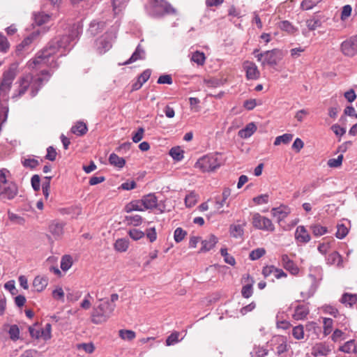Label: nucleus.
Segmentation results:
<instances>
[{
	"label": "nucleus",
	"instance_id": "f257e3e1",
	"mask_svg": "<svg viewBox=\"0 0 357 357\" xmlns=\"http://www.w3.org/2000/svg\"><path fill=\"white\" fill-rule=\"evenodd\" d=\"M83 31L80 22L70 25L67 33L52 38L47 45L39 51L33 61H29V67L35 68L38 65L47 66L52 68H56L59 64L54 55L59 52L60 56H64L69 52Z\"/></svg>",
	"mask_w": 357,
	"mask_h": 357
},
{
	"label": "nucleus",
	"instance_id": "f03ea898",
	"mask_svg": "<svg viewBox=\"0 0 357 357\" xmlns=\"http://www.w3.org/2000/svg\"><path fill=\"white\" fill-rule=\"evenodd\" d=\"M40 77L33 79V77L30 75H26L21 77L18 82L19 86L17 93L13 96V98H20L23 96L31 88V96L33 98L36 96L42 88L43 83L48 82L51 74L46 70H41Z\"/></svg>",
	"mask_w": 357,
	"mask_h": 357
},
{
	"label": "nucleus",
	"instance_id": "7ed1b4c3",
	"mask_svg": "<svg viewBox=\"0 0 357 357\" xmlns=\"http://www.w3.org/2000/svg\"><path fill=\"white\" fill-rule=\"evenodd\" d=\"M223 164L222 155L219 153L207 154L199 158L195 163V167L203 172L215 171Z\"/></svg>",
	"mask_w": 357,
	"mask_h": 357
},
{
	"label": "nucleus",
	"instance_id": "20e7f679",
	"mask_svg": "<svg viewBox=\"0 0 357 357\" xmlns=\"http://www.w3.org/2000/svg\"><path fill=\"white\" fill-rule=\"evenodd\" d=\"M116 305L111 303L108 300L103 301L97 307H93L91 314V321L99 324L105 322L112 314Z\"/></svg>",
	"mask_w": 357,
	"mask_h": 357
},
{
	"label": "nucleus",
	"instance_id": "39448f33",
	"mask_svg": "<svg viewBox=\"0 0 357 357\" xmlns=\"http://www.w3.org/2000/svg\"><path fill=\"white\" fill-rule=\"evenodd\" d=\"M149 15L153 17L159 18L165 15H172L176 13V10L164 0H153L148 8Z\"/></svg>",
	"mask_w": 357,
	"mask_h": 357
},
{
	"label": "nucleus",
	"instance_id": "423d86ee",
	"mask_svg": "<svg viewBox=\"0 0 357 357\" xmlns=\"http://www.w3.org/2000/svg\"><path fill=\"white\" fill-rule=\"evenodd\" d=\"M252 224L253 227L257 229L273 231L275 227L272 221L259 213H255L252 215Z\"/></svg>",
	"mask_w": 357,
	"mask_h": 357
},
{
	"label": "nucleus",
	"instance_id": "0eeeda50",
	"mask_svg": "<svg viewBox=\"0 0 357 357\" xmlns=\"http://www.w3.org/2000/svg\"><path fill=\"white\" fill-rule=\"evenodd\" d=\"M341 51L344 55L352 57L357 54V36H351L341 44Z\"/></svg>",
	"mask_w": 357,
	"mask_h": 357
},
{
	"label": "nucleus",
	"instance_id": "6e6552de",
	"mask_svg": "<svg viewBox=\"0 0 357 357\" xmlns=\"http://www.w3.org/2000/svg\"><path fill=\"white\" fill-rule=\"evenodd\" d=\"M282 59V53L278 49H273L265 52V58L262 61V66L268 65L275 66Z\"/></svg>",
	"mask_w": 357,
	"mask_h": 357
},
{
	"label": "nucleus",
	"instance_id": "1a4fd4ad",
	"mask_svg": "<svg viewBox=\"0 0 357 357\" xmlns=\"http://www.w3.org/2000/svg\"><path fill=\"white\" fill-rule=\"evenodd\" d=\"M18 193V188L17 185L13 182L9 181L5 185L0 186V197L1 199H13Z\"/></svg>",
	"mask_w": 357,
	"mask_h": 357
},
{
	"label": "nucleus",
	"instance_id": "9d476101",
	"mask_svg": "<svg viewBox=\"0 0 357 357\" xmlns=\"http://www.w3.org/2000/svg\"><path fill=\"white\" fill-rule=\"evenodd\" d=\"M309 277L311 279L312 284L307 291L301 292V296H302V298H303V299H307L314 294L315 291H317L319 285L320 281L322 279V276L321 275H319V278H317L314 275L310 273L309 274Z\"/></svg>",
	"mask_w": 357,
	"mask_h": 357
},
{
	"label": "nucleus",
	"instance_id": "9b49d317",
	"mask_svg": "<svg viewBox=\"0 0 357 357\" xmlns=\"http://www.w3.org/2000/svg\"><path fill=\"white\" fill-rule=\"evenodd\" d=\"M231 195V189L229 188H225L223 189L222 196H216L214 197L215 207L217 210H220L225 205L227 206H229L230 201H228V198Z\"/></svg>",
	"mask_w": 357,
	"mask_h": 357
},
{
	"label": "nucleus",
	"instance_id": "f8f14e48",
	"mask_svg": "<svg viewBox=\"0 0 357 357\" xmlns=\"http://www.w3.org/2000/svg\"><path fill=\"white\" fill-rule=\"evenodd\" d=\"M243 68L245 70L248 79H257L259 77L260 73L255 63L248 61H245Z\"/></svg>",
	"mask_w": 357,
	"mask_h": 357
},
{
	"label": "nucleus",
	"instance_id": "ddd939ff",
	"mask_svg": "<svg viewBox=\"0 0 357 357\" xmlns=\"http://www.w3.org/2000/svg\"><path fill=\"white\" fill-rule=\"evenodd\" d=\"M146 58V52L140 44H139L131 56L125 62L119 65H128L138 60H144Z\"/></svg>",
	"mask_w": 357,
	"mask_h": 357
},
{
	"label": "nucleus",
	"instance_id": "4468645a",
	"mask_svg": "<svg viewBox=\"0 0 357 357\" xmlns=\"http://www.w3.org/2000/svg\"><path fill=\"white\" fill-rule=\"evenodd\" d=\"M271 213L273 217L277 218L278 224H280V222L290 213V210L287 206L281 205L279 207L273 208Z\"/></svg>",
	"mask_w": 357,
	"mask_h": 357
},
{
	"label": "nucleus",
	"instance_id": "2eb2a0df",
	"mask_svg": "<svg viewBox=\"0 0 357 357\" xmlns=\"http://www.w3.org/2000/svg\"><path fill=\"white\" fill-rule=\"evenodd\" d=\"M283 267L292 275H296L299 272V268L296 264L289 259L287 255H282L281 257Z\"/></svg>",
	"mask_w": 357,
	"mask_h": 357
},
{
	"label": "nucleus",
	"instance_id": "dca6fc26",
	"mask_svg": "<svg viewBox=\"0 0 357 357\" xmlns=\"http://www.w3.org/2000/svg\"><path fill=\"white\" fill-rule=\"evenodd\" d=\"M295 238L299 243H307L310 241L311 237L305 227L301 225L296 229Z\"/></svg>",
	"mask_w": 357,
	"mask_h": 357
},
{
	"label": "nucleus",
	"instance_id": "f3484780",
	"mask_svg": "<svg viewBox=\"0 0 357 357\" xmlns=\"http://www.w3.org/2000/svg\"><path fill=\"white\" fill-rule=\"evenodd\" d=\"M218 242V238L213 235L210 234L208 237L202 241V248L199 252H206L211 250Z\"/></svg>",
	"mask_w": 357,
	"mask_h": 357
},
{
	"label": "nucleus",
	"instance_id": "a211bd4d",
	"mask_svg": "<svg viewBox=\"0 0 357 357\" xmlns=\"http://www.w3.org/2000/svg\"><path fill=\"white\" fill-rule=\"evenodd\" d=\"M142 205L144 209H153L156 208L158 199L154 194H149L142 199Z\"/></svg>",
	"mask_w": 357,
	"mask_h": 357
},
{
	"label": "nucleus",
	"instance_id": "6ab92c4d",
	"mask_svg": "<svg viewBox=\"0 0 357 357\" xmlns=\"http://www.w3.org/2000/svg\"><path fill=\"white\" fill-rule=\"evenodd\" d=\"M331 349L329 346L323 342L316 344L312 348V354L314 356H327Z\"/></svg>",
	"mask_w": 357,
	"mask_h": 357
},
{
	"label": "nucleus",
	"instance_id": "aec40b11",
	"mask_svg": "<svg viewBox=\"0 0 357 357\" xmlns=\"http://www.w3.org/2000/svg\"><path fill=\"white\" fill-rule=\"evenodd\" d=\"M247 280H250V283L243 285L241 289V295L245 298H249L253 294L254 279L249 274L247 275Z\"/></svg>",
	"mask_w": 357,
	"mask_h": 357
},
{
	"label": "nucleus",
	"instance_id": "412c9836",
	"mask_svg": "<svg viewBox=\"0 0 357 357\" xmlns=\"http://www.w3.org/2000/svg\"><path fill=\"white\" fill-rule=\"evenodd\" d=\"M309 313V308L305 305H298L296 307L294 314V318L296 320L305 319Z\"/></svg>",
	"mask_w": 357,
	"mask_h": 357
},
{
	"label": "nucleus",
	"instance_id": "4be33fe9",
	"mask_svg": "<svg viewBox=\"0 0 357 357\" xmlns=\"http://www.w3.org/2000/svg\"><path fill=\"white\" fill-rule=\"evenodd\" d=\"M49 231L55 238H58L63 234V225L60 222H53L49 226Z\"/></svg>",
	"mask_w": 357,
	"mask_h": 357
},
{
	"label": "nucleus",
	"instance_id": "5701e85b",
	"mask_svg": "<svg viewBox=\"0 0 357 357\" xmlns=\"http://www.w3.org/2000/svg\"><path fill=\"white\" fill-rule=\"evenodd\" d=\"M142 206H143L142 199L133 200L125 206L124 211L128 213L132 211H143L144 208H142Z\"/></svg>",
	"mask_w": 357,
	"mask_h": 357
},
{
	"label": "nucleus",
	"instance_id": "b1692460",
	"mask_svg": "<svg viewBox=\"0 0 357 357\" xmlns=\"http://www.w3.org/2000/svg\"><path fill=\"white\" fill-rule=\"evenodd\" d=\"M257 130L256 125L252 122L246 125V126L239 130L238 135L242 138L250 137Z\"/></svg>",
	"mask_w": 357,
	"mask_h": 357
},
{
	"label": "nucleus",
	"instance_id": "393cba45",
	"mask_svg": "<svg viewBox=\"0 0 357 357\" xmlns=\"http://www.w3.org/2000/svg\"><path fill=\"white\" fill-rule=\"evenodd\" d=\"M4 329L8 328V333L11 340L15 342L20 338V328L16 324L9 325L6 324L3 325Z\"/></svg>",
	"mask_w": 357,
	"mask_h": 357
},
{
	"label": "nucleus",
	"instance_id": "a878e982",
	"mask_svg": "<svg viewBox=\"0 0 357 357\" xmlns=\"http://www.w3.org/2000/svg\"><path fill=\"white\" fill-rule=\"evenodd\" d=\"M48 280L45 277L36 276L33 282V286L38 292L42 291L47 285Z\"/></svg>",
	"mask_w": 357,
	"mask_h": 357
},
{
	"label": "nucleus",
	"instance_id": "bb28decb",
	"mask_svg": "<svg viewBox=\"0 0 357 357\" xmlns=\"http://www.w3.org/2000/svg\"><path fill=\"white\" fill-rule=\"evenodd\" d=\"M70 130L77 136H83L87 132L88 128L86 123L82 121H78L71 128Z\"/></svg>",
	"mask_w": 357,
	"mask_h": 357
},
{
	"label": "nucleus",
	"instance_id": "cd10ccee",
	"mask_svg": "<svg viewBox=\"0 0 357 357\" xmlns=\"http://www.w3.org/2000/svg\"><path fill=\"white\" fill-rule=\"evenodd\" d=\"M109 162L114 167L122 168L126 164V160L123 158H121L116 153H112L109 156Z\"/></svg>",
	"mask_w": 357,
	"mask_h": 357
},
{
	"label": "nucleus",
	"instance_id": "c85d7f7f",
	"mask_svg": "<svg viewBox=\"0 0 357 357\" xmlns=\"http://www.w3.org/2000/svg\"><path fill=\"white\" fill-rule=\"evenodd\" d=\"M313 235L316 237H319L326 233H328V228L326 227L321 226L320 224H313L310 227Z\"/></svg>",
	"mask_w": 357,
	"mask_h": 357
},
{
	"label": "nucleus",
	"instance_id": "c756f323",
	"mask_svg": "<svg viewBox=\"0 0 357 357\" xmlns=\"http://www.w3.org/2000/svg\"><path fill=\"white\" fill-rule=\"evenodd\" d=\"M306 24L310 30L314 31L321 26V21L317 15H314L306 21Z\"/></svg>",
	"mask_w": 357,
	"mask_h": 357
},
{
	"label": "nucleus",
	"instance_id": "7c9ffc66",
	"mask_svg": "<svg viewBox=\"0 0 357 357\" xmlns=\"http://www.w3.org/2000/svg\"><path fill=\"white\" fill-rule=\"evenodd\" d=\"M342 303L352 306L357 302V294L344 293L340 299Z\"/></svg>",
	"mask_w": 357,
	"mask_h": 357
},
{
	"label": "nucleus",
	"instance_id": "2f4dec72",
	"mask_svg": "<svg viewBox=\"0 0 357 357\" xmlns=\"http://www.w3.org/2000/svg\"><path fill=\"white\" fill-rule=\"evenodd\" d=\"M278 27L284 31L287 32L288 33H294L298 29L296 28L290 22L287 20H283L278 23Z\"/></svg>",
	"mask_w": 357,
	"mask_h": 357
},
{
	"label": "nucleus",
	"instance_id": "473e14b6",
	"mask_svg": "<svg viewBox=\"0 0 357 357\" xmlns=\"http://www.w3.org/2000/svg\"><path fill=\"white\" fill-rule=\"evenodd\" d=\"M268 354V350L264 347L255 345L250 352L252 357H265Z\"/></svg>",
	"mask_w": 357,
	"mask_h": 357
},
{
	"label": "nucleus",
	"instance_id": "72a5a7b5",
	"mask_svg": "<svg viewBox=\"0 0 357 357\" xmlns=\"http://www.w3.org/2000/svg\"><path fill=\"white\" fill-rule=\"evenodd\" d=\"M184 151L180 146L172 147L169 151V155L176 161H181L183 158Z\"/></svg>",
	"mask_w": 357,
	"mask_h": 357
},
{
	"label": "nucleus",
	"instance_id": "f704fd0d",
	"mask_svg": "<svg viewBox=\"0 0 357 357\" xmlns=\"http://www.w3.org/2000/svg\"><path fill=\"white\" fill-rule=\"evenodd\" d=\"M128 245L129 241L126 238H119L114 243V248L119 252H126Z\"/></svg>",
	"mask_w": 357,
	"mask_h": 357
},
{
	"label": "nucleus",
	"instance_id": "c9c22d12",
	"mask_svg": "<svg viewBox=\"0 0 357 357\" xmlns=\"http://www.w3.org/2000/svg\"><path fill=\"white\" fill-rule=\"evenodd\" d=\"M323 183V180L321 178H317L315 180L312 181L310 183L305 185L303 188V193H306L307 192H310L314 189L319 187Z\"/></svg>",
	"mask_w": 357,
	"mask_h": 357
},
{
	"label": "nucleus",
	"instance_id": "e433bc0d",
	"mask_svg": "<svg viewBox=\"0 0 357 357\" xmlns=\"http://www.w3.org/2000/svg\"><path fill=\"white\" fill-rule=\"evenodd\" d=\"M292 139H293L292 134L285 133V134L278 136L275 138V142H274V145L278 146L282 143L287 144L289 143Z\"/></svg>",
	"mask_w": 357,
	"mask_h": 357
},
{
	"label": "nucleus",
	"instance_id": "4c0bfd02",
	"mask_svg": "<svg viewBox=\"0 0 357 357\" xmlns=\"http://www.w3.org/2000/svg\"><path fill=\"white\" fill-rule=\"evenodd\" d=\"M119 337L128 341H131L135 338L136 334L133 331L121 329L119 331Z\"/></svg>",
	"mask_w": 357,
	"mask_h": 357
},
{
	"label": "nucleus",
	"instance_id": "58836bf2",
	"mask_svg": "<svg viewBox=\"0 0 357 357\" xmlns=\"http://www.w3.org/2000/svg\"><path fill=\"white\" fill-rule=\"evenodd\" d=\"M112 47V43L107 38H101L98 42V50L100 53H105Z\"/></svg>",
	"mask_w": 357,
	"mask_h": 357
},
{
	"label": "nucleus",
	"instance_id": "ea45409f",
	"mask_svg": "<svg viewBox=\"0 0 357 357\" xmlns=\"http://www.w3.org/2000/svg\"><path fill=\"white\" fill-rule=\"evenodd\" d=\"M191 60L199 66H202L206 60L205 54L203 52L196 51L193 53Z\"/></svg>",
	"mask_w": 357,
	"mask_h": 357
},
{
	"label": "nucleus",
	"instance_id": "a19ab883",
	"mask_svg": "<svg viewBox=\"0 0 357 357\" xmlns=\"http://www.w3.org/2000/svg\"><path fill=\"white\" fill-rule=\"evenodd\" d=\"M220 254L224 257V261L225 263L234 266L236 264V260L234 257L227 252V249L226 248H222L220 249Z\"/></svg>",
	"mask_w": 357,
	"mask_h": 357
},
{
	"label": "nucleus",
	"instance_id": "79ce46f5",
	"mask_svg": "<svg viewBox=\"0 0 357 357\" xmlns=\"http://www.w3.org/2000/svg\"><path fill=\"white\" fill-rule=\"evenodd\" d=\"M73 265V259L71 256L70 255H64L61 258V268L66 271H68Z\"/></svg>",
	"mask_w": 357,
	"mask_h": 357
},
{
	"label": "nucleus",
	"instance_id": "37998d69",
	"mask_svg": "<svg viewBox=\"0 0 357 357\" xmlns=\"http://www.w3.org/2000/svg\"><path fill=\"white\" fill-rule=\"evenodd\" d=\"M187 236V231L181 227H177L174 232V239L176 243L181 242Z\"/></svg>",
	"mask_w": 357,
	"mask_h": 357
},
{
	"label": "nucleus",
	"instance_id": "c03bdc74",
	"mask_svg": "<svg viewBox=\"0 0 357 357\" xmlns=\"http://www.w3.org/2000/svg\"><path fill=\"white\" fill-rule=\"evenodd\" d=\"M10 48V43L7 38L0 33V52L6 53Z\"/></svg>",
	"mask_w": 357,
	"mask_h": 357
},
{
	"label": "nucleus",
	"instance_id": "a18cd8bd",
	"mask_svg": "<svg viewBox=\"0 0 357 357\" xmlns=\"http://www.w3.org/2000/svg\"><path fill=\"white\" fill-rule=\"evenodd\" d=\"M126 220L128 224L133 225L134 226H139L142 223L143 218L139 215L126 216Z\"/></svg>",
	"mask_w": 357,
	"mask_h": 357
},
{
	"label": "nucleus",
	"instance_id": "49530a36",
	"mask_svg": "<svg viewBox=\"0 0 357 357\" xmlns=\"http://www.w3.org/2000/svg\"><path fill=\"white\" fill-rule=\"evenodd\" d=\"M78 350H83L86 354H92L95 350L94 344L92 342L81 343L77 345Z\"/></svg>",
	"mask_w": 357,
	"mask_h": 357
},
{
	"label": "nucleus",
	"instance_id": "de8ad7c7",
	"mask_svg": "<svg viewBox=\"0 0 357 357\" xmlns=\"http://www.w3.org/2000/svg\"><path fill=\"white\" fill-rule=\"evenodd\" d=\"M266 253V250L264 248H257L253 250L250 253L249 257L251 260H257L263 257Z\"/></svg>",
	"mask_w": 357,
	"mask_h": 357
},
{
	"label": "nucleus",
	"instance_id": "09e8293b",
	"mask_svg": "<svg viewBox=\"0 0 357 357\" xmlns=\"http://www.w3.org/2000/svg\"><path fill=\"white\" fill-rule=\"evenodd\" d=\"M22 164L26 168L33 169L39 165V162L34 158H26L22 161Z\"/></svg>",
	"mask_w": 357,
	"mask_h": 357
},
{
	"label": "nucleus",
	"instance_id": "8fccbe9b",
	"mask_svg": "<svg viewBox=\"0 0 357 357\" xmlns=\"http://www.w3.org/2000/svg\"><path fill=\"white\" fill-rule=\"evenodd\" d=\"M348 229L344 224L337 225V232L335 236L339 239L344 238L348 234Z\"/></svg>",
	"mask_w": 357,
	"mask_h": 357
},
{
	"label": "nucleus",
	"instance_id": "3c124183",
	"mask_svg": "<svg viewBox=\"0 0 357 357\" xmlns=\"http://www.w3.org/2000/svg\"><path fill=\"white\" fill-rule=\"evenodd\" d=\"M341 255L337 251H333V252L328 255L327 257V261L328 263L330 264H339L341 261Z\"/></svg>",
	"mask_w": 357,
	"mask_h": 357
},
{
	"label": "nucleus",
	"instance_id": "603ef678",
	"mask_svg": "<svg viewBox=\"0 0 357 357\" xmlns=\"http://www.w3.org/2000/svg\"><path fill=\"white\" fill-rule=\"evenodd\" d=\"M128 234L134 241L139 240L145 236V233L144 231L137 229H130Z\"/></svg>",
	"mask_w": 357,
	"mask_h": 357
},
{
	"label": "nucleus",
	"instance_id": "864d4df0",
	"mask_svg": "<svg viewBox=\"0 0 357 357\" xmlns=\"http://www.w3.org/2000/svg\"><path fill=\"white\" fill-rule=\"evenodd\" d=\"M179 333L178 332H174L172 334H170L166 339V345L167 346H171L176 344L179 342L178 337H179Z\"/></svg>",
	"mask_w": 357,
	"mask_h": 357
},
{
	"label": "nucleus",
	"instance_id": "5fc2aeb1",
	"mask_svg": "<svg viewBox=\"0 0 357 357\" xmlns=\"http://www.w3.org/2000/svg\"><path fill=\"white\" fill-rule=\"evenodd\" d=\"M333 328V319L331 318L324 319V334L325 336L330 334Z\"/></svg>",
	"mask_w": 357,
	"mask_h": 357
},
{
	"label": "nucleus",
	"instance_id": "6e6d98bb",
	"mask_svg": "<svg viewBox=\"0 0 357 357\" xmlns=\"http://www.w3.org/2000/svg\"><path fill=\"white\" fill-rule=\"evenodd\" d=\"M292 335L296 340H301L304 337V330L302 325L296 326L293 328Z\"/></svg>",
	"mask_w": 357,
	"mask_h": 357
},
{
	"label": "nucleus",
	"instance_id": "4d7b16f0",
	"mask_svg": "<svg viewBox=\"0 0 357 357\" xmlns=\"http://www.w3.org/2000/svg\"><path fill=\"white\" fill-rule=\"evenodd\" d=\"M230 230L231 235L235 238L242 236L243 234V229L240 225H231Z\"/></svg>",
	"mask_w": 357,
	"mask_h": 357
},
{
	"label": "nucleus",
	"instance_id": "13d9d810",
	"mask_svg": "<svg viewBox=\"0 0 357 357\" xmlns=\"http://www.w3.org/2000/svg\"><path fill=\"white\" fill-rule=\"evenodd\" d=\"M51 331H52L51 324H46L44 328H40L41 337H43L45 340H50L52 337Z\"/></svg>",
	"mask_w": 357,
	"mask_h": 357
},
{
	"label": "nucleus",
	"instance_id": "bf43d9fd",
	"mask_svg": "<svg viewBox=\"0 0 357 357\" xmlns=\"http://www.w3.org/2000/svg\"><path fill=\"white\" fill-rule=\"evenodd\" d=\"M197 202L196 195L194 192H191L185 196V204L187 207H192Z\"/></svg>",
	"mask_w": 357,
	"mask_h": 357
},
{
	"label": "nucleus",
	"instance_id": "052dcab7",
	"mask_svg": "<svg viewBox=\"0 0 357 357\" xmlns=\"http://www.w3.org/2000/svg\"><path fill=\"white\" fill-rule=\"evenodd\" d=\"M343 155H340L337 158H331L328 160V165L330 167H338L342 165Z\"/></svg>",
	"mask_w": 357,
	"mask_h": 357
},
{
	"label": "nucleus",
	"instance_id": "680f3d73",
	"mask_svg": "<svg viewBox=\"0 0 357 357\" xmlns=\"http://www.w3.org/2000/svg\"><path fill=\"white\" fill-rule=\"evenodd\" d=\"M68 214H73V218H77L82 213V208L79 206H71L64 209Z\"/></svg>",
	"mask_w": 357,
	"mask_h": 357
},
{
	"label": "nucleus",
	"instance_id": "e2e57ef3",
	"mask_svg": "<svg viewBox=\"0 0 357 357\" xmlns=\"http://www.w3.org/2000/svg\"><path fill=\"white\" fill-rule=\"evenodd\" d=\"M354 340H351L345 342L342 346L340 347L339 350L347 354H352Z\"/></svg>",
	"mask_w": 357,
	"mask_h": 357
},
{
	"label": "nucleus",
	"instance_id": "0e129e2a",
	"mask_svg": "<svg viewBox=\"0 0 357 357\" xmlns=\"http://www.w3.org/2000/svg\"><path fill=\"white\" fill-rule=\"evenodd\" d=\"M144 233L151 243H153L156 240L157 233L155 227L148 228Z\"/></svg>",
	"mask_w": 357,
	"mask_h": 357
},
{
	"label": "nucleus",
	"instance_id": "69168bd1",
	"mask_svg": "<svg viewBox=\"0 0 357 357\" xmlns=\"http://www.w3.org/2000/svg\"><path fill=\"white\" fill-rule=\"evenodd\" d=\"M31 186L34 191L38 192L40 190V178L38 174H34L31 178Z\"/></svg>",
	"mask_w": 357,
	"mask_h": 357
},
{
	"label": "nucleus",
	"instance_id": "338daca9",
	"mask_svg": "<svg viewBox=\"0 0 357 357\" xmlns=\"http://www.w3.org/2000/svg\"><path fill=\"white\" fill-rule=\"evenodd\" d=\"M173 82L171 75H162L158 79L157 83L159 84H172Z\"/></svg>",
	"mask_w": 357,
	"mask_h": 357
},
{
	"label": "nucleus",
	"instance_id": "774afa93",
	"mask_svg": "<svg viewBox=\"0 0 357 357\" xmlns=\"http://www.w3.org/2000/svg\"><path fill=\"white\" fill-rule=\"evenodd\" d=\"M41 356V354L35 349H27L24 351L20 356V357H37Z\"/></svg>",
	"mask_w": 357,
	"mask_h": 357
}]
</instances>
